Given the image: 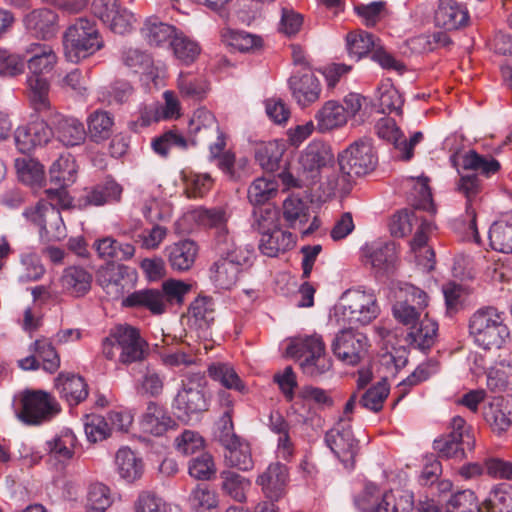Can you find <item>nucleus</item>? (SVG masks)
<instances>
[{
    "label": "nucleus",
    "mask_w": 512,
    "mask_h": 512,
    "mask_svg": "<svg viewBox=\"0 0 512 512\" xmlns=\"http://www.w3.org/2000/svg\"><path fill=\"white\" fill-rule=\"evenodd\" d=\"M396 302L392 307L394 318L408 327V343L411 347L427 352L435 344L438 324L428 317L427 293L410 284L400 283L395 292Z\"/></svg>",
    "instance_id": "f257e3e1"
},
{
    "label": "nucleus",
    "mask_w": 512,
    "mask_h": 512,
    "mask_svg": "<svg viewBox=\"0 0 512 512\" xmlns=\"http://www.w3.org/2000/svg\"><path fill=\"white\" fill-rule=\"evenodd\" d=\"M45 192L48 202L40 201L35 207L25 209L23 215L39 227L43 241H61L67 232L59 209L69 208L72 199L63 189L50 188Z\"/></svg>",
    "instance_id": "f03ea898"
},
{
    "label": "nucleus",
    "mask_w": 512,
    "mask_h": 512,
    "mask_svg": "<svg viewBox=\"0 0 512 512\" xmlns=\"http://www.w3.org/2000/svg\"><path fill=\"white\" fill-rule=\"evenodd\" d=\"M102 354L123 365L140 362L148 354V344L140 331L131 325H117L102 341Z\"/></svg>",
    "instance_id": "7ed1b4c3"
},
{
    "label": "nucleus",
    "mask_w": 512,
    "mask_h": 512,
    "mask_svg": "<svg viewBox=\"0 0 512 512\" xmlns=\"http://www.w3.org/2000/svg\"><path fill=\"white\" fill-rule=\"evenodd\" d=\"M63 46L66 59L78 63L103 48L104 41L94 21L79 18L67 28Z\"/></svg>",
    "instance_id": "20e7f679"
},
{
    "label": "nucleus",
    "mask_w": 512,
    "mask_h": 512,
    "mask_svg": "<svg viewBox=\"0 0 512 512\" xmlns=\"http://www.w3.org/2000/svg\"><path fill=\"white\" fill-rule=\"evenodd\" d=\"M338 161L342 176L337 179L333 188L344 190L353 177L363 176L374 170L377 157L371 140L362 138L343 151Z\"/></svg>",
    "instance_id": "39448f33"
},
{
    "label": "nucleus",
    "mask_w": 512,
    "mask_h": 512,
    "mask_svg": "<svg viewBox=\"0 0 512 512\" xmlns=\"http://www.w3.org/2000/svg\"><path fill=\"white\" fill-rule=\"evenodd\" d=\"M287 353L297 358L302 372L311 378L321 377L332 367V361L325 354V344L319 335L294 339L287 347Z\"/></svg>",
    "instance_id": "423d86ee"
},
{
    "label": "nucleus",
    "mask_w": 512,
    "mask_h": 512,
    "mask_svg": "<svg viewBox=\"0 0 512 512\" xmlns=\"http://www.w3.org/2000/svg\"><path fill=\"white\" fill-rule=\"evenodd\" d=\"M470 334L484 349L500 348L509 337L504 313L494 307L477 310L469 322Z\"/></svg>",
    "instance_id": "0eeeda50"
},
{
    "label": "nucleus",
    "mask_w": 512,
    "mask_h": 512,
    "mask_svg": "<svg viewBox=\"0 0 512 512\" xmlns=\"http://www.w3.org/2000/svg\"><path fill=\"white\" fill-rule=\"evenodd\" d=\"M355 504L363 512H410L412 492L396 489L382 493L376 484L368 482Z\"/></svg>",
    "instance_id": "6e6552de"
},
{
    "label": "nucleus",
    "mask_w": 512,
    "mask_h": 512,
    "mask_svg": "<svg viewBox=\"0 0 512 512\" xmlns=\"http://www.w3.org/2000/svg\"><path fill=\"white\" fill-rule=\"evenodd\" d=\"M61 411L58 401L43 390H26L20 398L17 417L27 425H41L51 421Z\"/></svg>",
    "instance_id": "1a4fd4ad"
},
{
    "label": "nucleus",
    "mask_w": 512,
    "mask_h": 512,
    "mask_svg": "<svg viewBox=\"0 0 512 512\" xmlns=\"http://www.w3.org/2000/svg\"><path fill=\"white\" fill-rule=\"evenodd\" d=\"M341 315L351 326H364L380 314V306L373 291L360 289L347 290L342 295Z\"/></svg>",
    "instance_id": "9d476101"
},
{
    "label": "nucleus",
    "mask_w": 512,
    "mask_h": 512,
    "mask_svg": "<svg viewBox=\"0 0 512 512\" xmlns=\"http://www.w3.org/2000/svg\"><path fill=\"white\" fill-rule=\"evenodd\" d=\"M450 432L446 436L434 440V449L445 458L463 459L465 450H472L474 436L461 416H454L449 425Z\"/></svg>",
    "instance_id": "9b49d317"
},
{
    "label": "nucleus",
    "mask_w": 512,
    "mask_h": 512,
    "mask_svg": "<svg viewBox=\"0 0 512 512\" xmlns=\"http://www.w3.org/2000/svg\"><path fill=\"white\" fill-rule=\"evenodd\" d=\"M459 180L456 183L457 191L463 194L466 201L465 219L462 222L464 239L480 244V237L476 224V204L477 197L482 190V183L479 176L475 173H461L459 170Z\"/></svg>",
    "instance_id": "f8f14e48"
},
{
    "label": "nucleus",
    "mask_w": 512,
    "mask_h": 512,
    "mask_svg": "<svg viewBox=\"0 0 512 512\" xmlns=\"http://www.w3.org/2000/svg\"><path fill=\"white\" fill-rule=\"evenodd\" d=\"M350 418L340 419L325 435V442L345 468L354 467L355 456L358 453V441L355 439L350 426Z\"/></svg>",
    "instance_id": "ddd939ff"
},
{
    "label": "nucleus",
    "mask_w": 512,
    "mask_h": 512,
    "mask_svg": "<svg viewBox=\"0 0 512 512\" xmlns=\"http://www.w3.org/2000/svg\"><path fill=\"white\" fill-rule=\"evenodd\" d=\"M369 341L365 334L352 328L339 331L332 343L333 354L344 364L355 366L366 356Z\"/></svg>",
    "instance_id": "4468645a"
},
{
    "label": "nucleus",
    "mask_w": 512,
    "mask_h": 512,
    "mask_svg": "<svg viewBox=\"0 0 512 512\" xmlns=\"http://www.w3.org/2000/svg\"><path fill=\"white\" fill-rule=\"evenodd\" d=\"M136 280V271L123 264L110 263L101 267L97 282L107 295L114 299L121 297Z\"/></svg>",
    "instance_id": "2eb2a0df"
},
{
    "label": "nucleus",
    "mask_w": 512,
    "mask_h": 512,
    "mask_svg": "<svg viewBox=\"0 0 512 512\" xmlns=\"http://www.w3.org/2000/svg\"><path fill=\"white\" fill-rule=\"evenodd\" d=\"M48 118L49 114H43ZM48 119H36L27 125L19 126L14 132V140L17 149L21 153H29L38 146L49 143L54 137L53 129L49 126Z\"/></svg>",
    "instance_id": "dca6fc26"
},
{
    "label": "nucleus",
    "mask_w": 512,
    "mask_h": 512,
    "mask_svg": "<svg viewBox=\"0 0 512 512\" xmlns=\"http://www.w3.org/2000/svg\"><path fill=\"white\" fill-rule=\"evenodd\" d=\"M292 99L304 109L316 103L322 93L320 80L311 72H296L288 79Z\"/></svg>",
    "instance_id": "f3484780"
},
{
    "label": "nucleus",
    "mask_w": 512,
    "mask_h": 512,
    "mask_svg": "<svg viewBox=\"0 0 512 512\" xmlns=\"http://www.w3.org/2000/svg\"><path fill=\"white\" fill-rule=\"evenodd\" d=\"M173 407L178 418L189 421L192 416L207 410L208 404L203 391L193 382L183 384L178 391Z\"/></svg>",
    "instance_id": "a211bd4d"
},
{
    "label": "nucleus",
    "mask_w": 512,
    "mask_h": 512,
    "mask_svg": "<svg viewBox=\"0 0 512 512\" xmlns=\"http://www.w3.org/2000/svg\"><path fill=\"white\" fill-rule=\"evenodd\" d=\"M366 264H370L378 273H390L397 260L396 245L391 241L376 240L361 248Z\"/></svg>",
    "instance_id": "6ab92c4d"
},
{
    "label": "nucleus",
    "mask_w": 512,
    "mask_h": 512,
    "mask_svg": "<svg viewBox=\"0 0 512 512\" xmlns=\"http://www.w3.org/2000/svg\"><path fill=\"white\" fill-rule=\"evenodd\" d=\"M49 122L54 126V136L67 147L78 146L86 139V130L81 121L74 117L51 112L48 116Z\"/></svg>",
    "instance_id": "aec40b11"
},
{
    "label": "nucleus",
    "mask_w": 512,
    "mask_h": 512,
    "mask_svg": "<svg viewBox=\"0 0 512 512\" xmlns=\"http://www.w3.org/2000/svg\"><path fill=\"white\" fill-rule=\"evenodd\" d=\"M287 483L288 468L279 462L271 463L256 479V484L270 501H278L285 495Z\"/></svg>",
    "instance_id": "412c9836"
},
{
    "label": "nucleus",
    "mask_w": 512,
    "mask_h": 512,
    "mask_svg": "<svg viewBox=\"0 0 512 512\" xmlns=\"http://www.w3.org/2000/svg\"><path fill=\"white\" fill-rule=\"evenodd\" d=\"M178 29L157 16L147 17L140 29L142 38L149 46L162 47L171 43Z\"/></svg>",
    "instance_id": "4be33fe9"
},
{
    "label": "nucleus",
    "mask_w": 512,
    "mask_h": 512,
    "mask_svg": "<svg viewBox=\"0 0 512 512\" xmlns=\"http://www.w3.org/2000/svg\"><path fill=\"white\" fill-rule=\"evenodd\" d=\"M218 250L221 257L236 266L238 271H243L253 264L254 251L249 247H236L233 238L229 234L218 236Z\"/></svg>",
    "instance_id": "5701e85b"
},
{
    "label": "nucleus",
    "mask_w": 512,
    "mask_h": 512,
    "mask_svg": "<svg viewBox=\"0 0 512 512\" xmlns=\"http://www.w3.org/2000/svg\"><path fill=\"white\" fill-rule=\"evenodd\" d=\"M469 14L465 7L453 0H441L435 13V22L447 30H457L467 25Z\"/></svg>",
    "instance_id": "b1692460"
},
{
    "label": "nucleus",
    "mask_w": 512,
    "mask_h": 512,
    "mask_svg": "<svg viewBox=\"0 0 512 512\" xmlns=\"http://www.w3.org/2000/svg\"><path fill=\"white\" fill-rule=\"evenodd\" d=\"M140 425L145 433L161 436L175 425V421L164 407L155 402H149L141 417Z\"/></svg>",
    "instance_id": "393cba45"
},
{
    "label": "nucleus",
    "mask_w": 512,
    "mask_h": 512,
    "mask_svg": "<svg viewBox=\"0 0 512 512\" xmlns=\"http://www.w3.org/2000/svg\"><path fill=\"white\" fill-rule=\"evenodd\" d=\"M26 53L30 55L26 62L32 76L51 72L57 63L54 50L47 44L32 43L26 48Z\"/></svg>",
    "instance_id": "a878e982"
},
{
    "label": "nucleus",
    "mask_w": 512,
    "mask_h": 512,
    "mask_svg": "<svg viewBox=\"0 0 512 512\" xmlns=\"http://www.w3.org/2000/svg\"><path fill=\"white\" fill-rule=\"evenodd\" d=\"M55 387L61 398L70 406L78 405L88 396L87 384L75 374H59L55 379Z\"/></svg>",
    "instance_id": "bb28decb"
},
{
    "label": "nucleus",
    "mask_w": 512,
    "mask_h": 512,
    "mask_svg": "<svg viewBox=\"0 0 512 512\" xmlns=\"http://www.w3.org/2000/svg\"><path fill=\"white\" fill-rule=\"evenodd\" d=\"M168 261L173 270H189L197 257L198 246L190 239L180 240L166 248Z\"/></svg>",
    "instance_id": "cd10ccee"
},
{
    "label": "nucleus",
    "mask_w": 512,
    "mask_h": 512,
    "mask_svg": "<svg viewBox=\"0 0 512 512\" xmlns=\"http://www.w3.org/2000/svg\"><path fill=\"white\" fill-rule=\"evenodd\" d=\"M59 281L65 292L81 297L90 291L92 275L83 267L70 266L64 269Z\"/></svg>",
    "instance_id": "c85d7f7f"
},
{
    "label": "nucleus",
    "mask_w": 512,
    "mask_h": 512,
    "mask_svg": "<svg viewBox=\"0 0 512 512\" xmlns=\"http://www.w3.org/2000/svg\"><path fill=\"white\" fill-rule=\"evenodd\" d=\"M484 418L491 429L500 434L512 425V399H496L484 410Z\"/></svg>",
    "instance_id": "c756f323"
},
{
    "label": "nucleus",
    "mask_w": 512,
    "mask_h": 512,
    "mask_svg": "<svg viewBox=\"0 0 512 512\" xmlns=\"http://www.w3.org/2000/svg\"><path fill=\"white\" fill-rule=\"evenodd\" d=\"M293 245V235L278 227L262 233L259 241L261 253L268 257H277L280 253L291 249Z\"/></svg>",
    "instance_id": "7c9ffc66"
},
{
    "label": "nucleus",
    "mask_w": 512,
    "mask_h": 512,
    "mask_svg": "<svg viewBox=\"0 0 512 512\" xmlns=\"http://www.w3.org/2000/svg\"><path fill=\"white\" fill-rule=\"evenodd\" d=\"M122 306L127 308L147 309L154 315H161L166 310L158 289H143L129 294L122 300Z\"/></svg>",
    "instance_id": "2f4dec72"
},
{
    "label": "nucleus",
    "mask_w": 512,
    "mask_h": 512,
    "mask_svg": "<svg viewBox=\"0 0 512 512\" xmlns=\"http://www.w3.org/2000/svg\"><path fill=\"white\" fill-rule=\"evenodd\" d=\"M315 120L320 132L330 131L346 124L347 111L335 100H329L316 112Z\"/></svg>",
    "instance_id": "473e14b6"
},
{
    "label": "nucleus",
    "mask_w": 512,
    "mask_h": 512,
    "mask_svg": "<svg viewBox=\"0 0 512 512\" xmlns=\"http://www.w3.org/2000/svg\"><path fill=\"white\" fill-rule=\"evenodd\" d=\"M278 190V180L274 176H261L249 185L247 198L254 207L263 206L277 196Z\"/></svg>",
    "instance_id": "72a5a7b5"
},
{
    "label": "nucleus",
    "mask_w": 512,
    "mask_h": 512,
    "mask_svg": "<svg viewBox=\"0 0 512 512\" xmlns=\"http://www.w3.org/2000/svg\"><path fill=\"white\" fill-rule=\"evenodd\" d=\"M490 246L501 253H512V213L495 221L488 233Z\"/></svg>",
    "instance_id": "f704fd0d"
},
{
    "label": "nucleus",
    "mask_w": 512,
    "mask_h": 512,
    "mask_svg": "<svg viewBox=\"0 0 512 512\" xmlns=\"http://www.w3.org/2000/svg\"><path fill=\"white\" fill-rule=\"evenodd\" d=\"M24 22L28 30L48 39L56 32L57 15L50 9H38L26 15Z\"/></svg>",
    "instance_id": "c9c22d12"
},
{
    "label": "nucleus",
    "mask_w": 512,
    "mask_h": 512,
    "mask_svg": "<svg viewBox=\"0 0 512 512\" xmlns=\"http://www.w3.org/2000/svg\"><path fill=\"white\" fill-rule=\"evenodd\" d=\"M461 168L464 171L482 175L486 178L496 174L500 163L489 155H481L475 150H469L462 156Z\"/></svg>",
    "instance_id": "e433bc0d"
},
{
    "label": "nucleus",
    "mask_w": 512,
    "mask_h": 512,
    "mask_svg": "<svg viewBox=\"0 0 512 512\" xmlns=\"http://www.w3.org/2000/svg\"><path fill=\"white\" fill-rule=\"evenodd\" d=\"M285 149L286 145L283 141L273 140L262 143L255 151V159L263 170L274 172L280 167Z\"/></svg>",
    "instance_id": "4c0bfd02"
},
{
    "label": "nucleus",
    "mask_w": 512,
    "mask_h": 512,
    "mask_svg": "<svg viewBox=\"0 0 512 512\" xmlns=\"http://www.w3.org/2000/svg\"><path fill=\"white\" fill-rule=\"evenodd\" d=\"M29 99L36 112L49 114L55 112L49 100V83L41 76H29L27 78Z\"/></svg>",
    "instance_id": "58836bf2"
},
{
    "label": "nucleus",
    "mask_w": 512,
    "mask_h": 512,
    "mask_svg": "<svg viewBox=\"0 0 512 512\" xmlns=\"http://www.w3.org/2000/svg\"><path fill=\"white\" fill-rule=\"evenodd\" d=\"M115 465L121 478L133 482L140 478L143 472L141 458L128 447H121L115 456Z\"/></svg>",
    "instance_id": "ea45409f"
},
{
    "label": "nucleus",
    "mask_w": 512,
    "mask_h": 512,
    "mask_svg": "<svg viewBox=\"0 0 512 512\" xmlns=\"http://www.w3.org/2000/svg\"><path fill=\"white\" fill-rule=\"evenodd\" d=\"M189 321L197 329H207L215 319V303L209 296H199L188 310Z\"/></svg>",
    "instance_id": "a19ab883"
},
{
    "label": "nucleus",
    "mask_w": 512,
    "mask_h": 512,
    "mask_svg": "<svg viewBox=\"0 0 512 512\" xmlns=\"http://www.w3.org/2000/svg\"><path fill=\"white\" fill-rule=\"evenodd\" d=\"M209 376L218 381L222 386L227 389L235 390L239 393L245 394L248 389L243 381L236 373L234 367L225 362H214L208 367Z\"/></svg>",
    "instance_id": "79ce46f5"
},
{
    "label": "nucleus",
    "mask_w": 512,
    "mask_h": 512,
    "mask_svg": "<svg viewBox=\"0 0 512 512\" xmlns=\"http://www.w3.org/2000/svg\"><path fill=\"white\" fill-rule=\"evenodd\" d=\"M309 210V204L297 195H290L283 202V216L292 229H301L308 222Z\"/></svg>",
    "instance_id": "37998d69"
},
{
    "label": "nucleus",
    "mask_w": 512,
    "mask_h": 512,
    "mask_svg": "<svg viewBox=\"0 0 512 512\" xmlns=\"http://www.w3.org/2000/svg\"><path fill=\"white\" fill-rule=\"evenodd\" d=\"M94 247L99 257L103 259L125 261L132 258L135 254V248L132 244L121 243L110 236L96 240Z\"/></svg>",
    "instance_id": "c03bdc74"
},
{
    "label": "nucleus",
    "mask_w": 512,
    "mask_h": 512,
    "mask_svg": "<svg viewBox=\"0 0 512 512\" xmlns=\"http://www.w3.org/2000/svg\"><path fill=\"white\" fill-rule=\"evenodd\" d=\"M50 181L58 185L57 189L66 190L76 180L77 166L70 155H62L53 162L49 170Z\"/></svg>",
    "instance_id": "a18cd8bd"
},
{
    "label": "nucleus",
    "mask_w": 512,
    "mask_h": 512,
    "mask_svg": "<svg viewBox=\"0 0 512 512\" xmlns=\"http://www.w3.org/2000/svg\"><path fill=\"white\" fill-rule=\"evenodd\" d=\"M218 129L215 116L205 108L197 109L189 123V132L195 135L197 142L213 137Z\"/></svg>",
    "instance_id": "49530a36"
},
{
    "label": "nucleus",
    "mask_w": 512,
    "mask_h": 512,
    "mask_svg": "<svg viewBox=\"0 0 512 512\" xmlns=\"http://www.w3.org/2000/svg\"><path fill=\"white\" fill-rule=\"evenodd\" d=\"M123 188L113 179H107L88 191L85 200L88 204L101 206L120 200Z\"/></svg>",
    "instance_id": "de8ad7c7"
},
{
    "label": "nucleus",
    "mask_w": 512,
    "mask_h": 512,
    "mask_svg": "<svg viewBox=\"0 0 512 512\" xmlns=\"http://www.w3.org/2000/svg\"><path fill=\"white\" fill-rule=\"evenodd\" d=\"M331 160L328 148L320 142L310 143L301 153L299 164L305 171L314 172Z\"/></svg>",
    "instance_id": "09e8293b"
},
{
    "label": "nucleus",
    "mask_w": 512,
    "mask_h": 512,
    "mask_svg": "<svg viewBox=\"0 0 512 512\" xmlns=\"http://www.w3.org/2000/svg\"><path fill=\"white\" fill-rule=\"evenodd\" d=\"M170 46L176 59L185 65L193 63L201 52L198 42L179 30L171 41Z\"/></svg>",
    "instance_id": "8fccbe9b"
},
{
    "label": "nucleus",
    "mask_w": 512,
    "mask_h": 512,
    "mask_svg": "<svg viewBox=\"0 0 512 512\" xmlns=\"http://www.w3.org/2000/svg\"><path fill=\"white\" fill-rule=\"evenodd\" d=\"M239 273L236 266L220 257L210 268V279L215 287L228 290L236 284Z\"/></svg>",
    "instance_id": "3c124183"
},
{
    "label": "nucleus",
    "mask_w": 512,
    "mask_h": 512,
    "mask_svg": "<svg viewBox=\"0 0 512 512\" xmlns=\"http://www.w3.org/2000/svg\"><path fill=\"white\" fill-rule=\"evenodd\" d=\"M487 385L493 391L512 390V361L497 362L488 372Z\"/></svg>",
    "instance_id": "603ef678"
},
{
    "label": "nucleus",
    "mask_w": 512,
    "mask_h": 512,
    "mask_svg": "<svg viewBox=\"0 0 512 512\" xmlns=\"http://www.w3.org/2000/svg\"><path fill=\"white\" fill-rule=\"evenodd\" d=\"M346 46L349 54L358 60L370 51L375 50L378 47V43L373 34L363 30H356L347 34Z\"/></svg>",
    "instance_id": "864d4df0"
},
{
    "label": "nucleus",
    "mask_w": 512,
    "mask_h": 512,
    "mask_svg": "<svg viewBox=\"0 0 512 512\" xmlns=\"http://www.w3.org/2000/svg\"><path fill=\"white\" fill-rule=\"evenodd\" d=\"M76 445V437L71 430L63 431L60 435L46 442V450L60 462L72 458Z\"/></svg>",
    "instance_id": "5fc2aeb1"
},
{
    "label": "nucleus",
    "mask_w": 512,
    "mask_h": 512,
    "mask_svg": "<svg viewBox=\"0 0 512 512\" xmlns=\"http://www.w3.org/2000/svg\"><path fill=\"white\" fill-rule=\"evenodd\" d=\"M196 220L203 226L216 229V243L220 234H228L226 223L228 214L222 207L200 208L195 211Z\"/></svg>",
    "instance_id": "6e6d98bb"
},
{
    "label": "nucleus",
    "mask_w": 512,
    "mask_h": 512,
    "mask_svg": "<svg viewBox=\"0 0 512 512\" xmlns=\"http://www.w3.org/2000/svg\"><path fill=\"white\" fill-rule=\"evenodd\" d=\"M88 133L92 141L99 143L112 134L113 117L106 111H95L88 118Z\"/></svg>",
    "instance_id": "4d7b16f0"
},
{
    "label": "nucleus",
    "mask_w": 512,
    "mask_h": 512,
    "mask_svg": "<svg viewBox=\"0 0 512 512\" xmlns=\"http://www.w3.org/2000/svg\"><path fill=\"white\" fill-rule=\"evenodd\" d=\"M220 477L222 489L227 495L238 502L246 499V491L251 486L250 480L230 470L222 471Z\"/></svg>",
    "instance_id": "13d9d810"
},
{
    "label": "nucleus",
    "mask_w": 512,
    "mask_h": 512,
    "mask_svg": "<svg viewBox=\"0 0 512 512\" xmlns=\"http://www.w3.org/2000/svg\"><path fill=\"white\" fill-rule=\"evenodd\" d=\"M379 112L386 114L391 112L401 113L403 105L402 97L399 91L390 83L385 81L381 83L377 90Z\"/></svg>",
    "instance_id": "bf43d9fd"
},
{
    "label": "nucleus",
    "mask_w": 512,
    "mask_h": 512,
    "mask_svg": "<svg viewBox=\"0 0 512 512\" xmlns=\"http://www.w3.org/2000/svg\"><path fill=\"white\" fill-rule=\"evenodd\" d=\"M29 351L35 353L38 359L42 360V366L45 371L54 373L59 368L60 357L47 338L35 340L30 345Z\"/></svg>",
    "instance_id": "052dcab7"
},
{
    "label": "nucleus",
    "mask_w": 512,
    "mask_h": 512,
    "mask_svg": "<svg viewBox=\"0 0 512 512\" xmlns=\"http://www.w3.org/2000/svg\"><path fill=\"white\" fill-rule=\"evenodd\" d=\"M438 371V362L430 359L427 362L420 364L406 379L398 384L399 396L397 401L401 400L409 391V388L415 386Z\"/></svg>",
    "instance_id": "680f3d73"
},
{
    "label": "nucleus",
    "mask_w": 512,
    "mask_h": 512,
    "mask_svg": "<svg viewBox=\"0 0 512 512\" xmlns=\"http://www.w3.org/2000/svg\"><path fill=\"white\" fill-rule=\"evenodd\" d=\"M446 512H484L472 490L458 491L450 496L445 506Z\"/></svg>",
    "instance_id": "e2e57ef3"
},
{
    "label": "nucleus",
    "mask_w": 512,
    "mask_h": 512,
    "mask_svg": "<svg viewBox=\"0 0 512 512\" xmlns=\"http://www.w3.org/2000/svg\"><path fill=\"white\" fill-rule=\"evenodd\" d=\"M225 463L242 471L253 468L250 446L241 440L234 447L226 448Z\"/></svg>",
    "instance_id": "0e129e2a"
},
{
    "label": "nucleus",
    "mask_w": 512,
    "mask_h": 512,
    "mask_svg": "<svg viewBox=\"0 0 512 512\" xmlns=\"http://www.w3.org/2000/svg\"><path fill=\"white\" fill-rule=\"evenodd\" d=\"M177 87L183 97L201 99L207 91L206 82L191 73L181 72L177 79Z\"/></svg>",
    "instance_id": "69168bd1"
},
{
    "label": "nucleus",
    "mask_w": 512,
    "mask_h": 512,
    "mask_svg": "<svg viewBox=\"0 0 512 512\" xmlns=\"http://www.w3.org/2000/svg\"><path fill=\"white\" fill-rule=\"evenodd\" d=\"M388 395L389 386L383 380L365 391L359 399V404L370 411L379 412Z\"/></svg>",
    "instance_id": "338daca9"
},
{
    "label": "nucleus",
    "mask_w": 512,
    "mask_h": 512,
    "mask_svg": "<svg viewBox=\"0 0 512 512\" xmlns=\"http://www.w3.org/2000/svg\"><path fill=\"white\" fill-rule=\"evenodd\" d=\"M134 512H171V508L155 493L143 491L135 501Z\"/></svg>",
    "instance_id": "774afa93"
}]
</instances>
